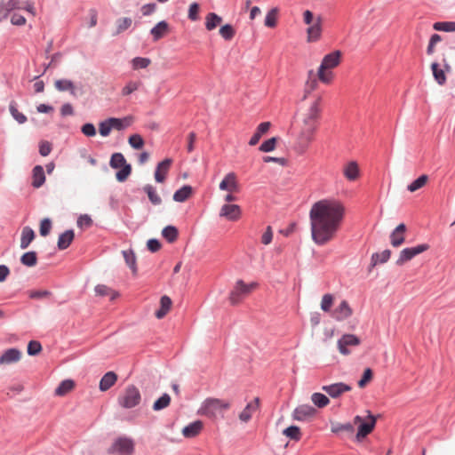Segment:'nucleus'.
<instances>
[{"mask_svg":"<svg viewBox=\"0 0 455 455\" xmlns=\"http://www.w3.org/2000/svg\"><path fill=\"white\" fill-rule=\"evenodd\" d=\"M140 82L130 81L123 89L122 95L127 96L137 91L140 86Z\"/></svg>","mask_w":455,"mask_h":455,"instance_id":"obj_60","label":"nucleus"},{"mask_svg":"<svg viewBox=\"0 0 455 455\" xmlns=\"http://www.w3.org/2000/svg\"><path fill=\"white\" fill-rule=\"evenodd\" d=\"M141 401V395L134 385L127 386L118 397V403L125 409H132Z\"/></svg>","mask_w":455,"mask_h":455,"instance_id":"obj_6","label":"nucleus"},{"mask_svg":"<svg viewBox=\"0 0 455 455\" xmlns=\"http://www.w3.org/2000/svg\"><path fill=\"white\" fill-rule=\"evenodd\" d=\"M311 401L318 408H324L330 403V399L322 393L312 394Z\"/></svg>","mask_w":455,"mask_h":455,"instance_id":"obj_36","label":"nucleus"},{"mask_svg":"<svg viewBox=\"0 0 455 455\" xmlns=\"http://www.w3.org/2000/svg\"><path fill=\"white\" fill-rule=\"evenodd\" d=\"M428 181V176L426 174H423L419 176L417 180L412 181L411 184L408 185L407 189L413 193L421 188H423Z\"/></svg>","mask_w":455,"mask_h":455,"instance_id":"obj_37","label":"nucleus"},{"mask_svg":"<svg viewBox=\"0 0 455 455\" xmlns=\"http://www.w3.org/2000/svg\"><path fill=\"white\" fill-rule=\"evenodd\" d=\"M391 256V251L390 250H384L383 251L379 253H374L371 256V261L373 262V265H376L377 263H385L387 262Z\"/></svg>","mask_w":455,"mask_h":455,"instance_id":"obj_50","label":"nucleus"},{"mask_svg":"<svg viewBox=\"0 0 455 455\" xmlns=\"http://www.w3.org/2000/svg\"><path fill=\"white\" fill-rule=\"evenodd\" d=\"M342 59V52L339 50L326 54L318 68L317 77L320 82L325 84L332 83L334 73L332 69L339 66Z\"/></svg>","mask_w":455,"mask_h":455,"instance_id":"obj_3","label":"nucleus"},{"mask_svg":"<svg viewBox=\"0 0 455 455\" xmlns=\"http://www.w3.org/2000/svg\"><path fill=\"white\" fill-rule=\"evenodd\" d=\"M117 380V375L114 371L107 372L100 381V389L107 391L115 385Z\"/></svg>","mask_w":455,"mask_h":455,"instance_id":"obj_27","label":"nucleus"},{"mask_svg":"<svg viewBox=\"0 0 455 455\" xmlns=\"http://www.w3.org/2000/svg\"><path fill=\"white\" fill-rule=\"evenodd\" d=\"M22 353L17 348H9L0 356V365H7L20 360Z\"/></svg>","mask_w":455,"mask_h":455,"instance_id":"obj_20","label":"nucleus"},{"mask_svg":"<svg viewBox=\"0 0 455 455\" xmlns=\"http://www.w3.org/2000/svg\"><path fill=\"white\" fill-rule=\"evenodd\" d=\"M42 351V346L40 342L36 340H31L28 344V354L29 355H36Z\"/></svg>","mask_w":455,"mask_h":455,"instance_id":"obj_59","label":"nucleus"},{"mask_svg":"<svg viewBox=\"0 0 455 455\" xmlns=\"http://www.w3.org/2000/svg\"><path fill=\"white\" fill-rule=\"evenodd\" d=\"M143 189L147 193L149 201L153 204L159 205L162 203L161 197L159 196L156 188L153 186L146 185Z\"/></svg>","mask_w":455,"mask_h":455,"instance_id":"obj_39","label":"nucleus"},{"mask_svg":"<svg viewBox=\"0 0 455 455\" xmlns=\"http://www.w3.org/2000/svg\"><path fill=\"white\" fill-rule=\"evenodd\" d=\"M112 130H117L121 131L125 129L131 124L132 118L131 117H125V118H116V117H110L108 118Z\"/></svg>","mask_w":455,"mask_h":455,"instance_id":"obj_34","label":"nucleus"},{"mask_svg":"<svg viewBox=\"0 0 455 455\" xmlns=\"http://www.w3.org/2000/svg\"><path fill=\"white\" fill-rule=\"evenodd\" d=\"M171 403V397L168 394H164L158 398L153 404L154 411H160L169 406Z\"/></svg>","mask_w":455,"mask_h":455,"instance_id":"obj_49","label":"nucleus"},{"mask_svg":"<svg viewBox=\"0 0 455 455\" xmlns=\"http://www.w3.org/2000/svg\"><path fill=\"white\" fill-rule=\"evenodd\" d=\"M342 172L348 181H355L360 177L359 166L355 161H350L344 164Z\"/></svg>","mask_w":455,"mask_h":455,"instance_id":"obj_21","label":"nucleus"},{"mask_svg":"<svg viewBox=\"0 0 455 455\" xmlns=\"http://www.w3.org/2000/svg\"><path fill=\"white\" fill-rule=\"evenodd\" d=\"M220 189L230 193H239L240 185L235 172L228 173L220 183Z\"/></svg>","mask_w":455,"mask_h":455,"instance_id":"obj_12","label":"nucleus"},{"mask_svg":"<svg viewBox=\"0 0 455 455\" xmlns=\"http://www.w3.org/2000/svg\"><path fill=\"white\" fill-rule=\"evenodd\" d=\"M204 427V424L201 420H196L189 425L186 426L182 429V435L186 438H193L198 435Z\"/></svg>","mask_w":455,"mask_h":455,"instance_id":"obj_23","label":"nucleus"},{"mask_svg":"<svg viewBox=\"0 0 455 455\" xmlns=\"http://www.w3.org/2000/svg\"><path fill=\"white\" fill-rule=\"evenodd\" d=\"M373 373L370 368H366L361 379L358 381V387L363 388L372 379Z\"/></svg>","mask_w":455,"mask_h":455,"instance_id":"obj_58","label":"nucleus"},{"mask_svg":"<svg viewBox=\"0 0 455 455\" xmlns=\"http://www.w3.org/2000/svg\"><path fill=\"white\" fill-rule=\"evenodd\" d=\"M75 387V383L71 379L63 380L55 389V395L64 396Z\"/></svg>","mask_w":455,"mask_h":455,"instance_id":"obj_33","label":"nucleus"},{"mask_svg":"<svg viewBox=\"0 0 455 455\" xmlns=\"http://www.w3.org/2000/svg\"><path fill=\"white\" fill-rule=\"evenodd\" d=\"M229 408L230 403L228 401L218 398H208L203 403L200 412L206 417L216 418L219 414Z\"/></svg>","mask_w":455,"mask_h":455,"instance_id":"obj_5","label":"nucleus"},{"mask_svg":"<svg viewBox=\"0 0 455 455\" xmlns=\"http://www.w3.org/2000/svg\"><path fill=\"white\" fill-rule=\"evenodd\" d=\"M95 293L98 296H108L111 300L115 299L118 293L113 290H111L109 287L104 284H99L95 287Z\"/></svg>","mask_w":455,"mask_h":455,"instance_id":"obj_35","label":"nucleus"},{"mask_svg":"<svg viewBox=\"0 0 455 455\" xmlns=\"http://www.w3.org/2000/svg\"><path fill=\"white\" fill-rule=\"evenodd\" d=\"M45 181V175L44 169L41 165H36L32 171V186L39 188Z\"/></svg>","mask_w":455,"mask_h":455,"instance_id":"obj_25","label":"nucleus"},{"mask_svg":"<svg viewBox=\"0 0 455 455\" xmlns=\"http://www.w3.org/2000/svg\"><path fill=\"white\" fill-rule=\"evenodd\" d=\"M222 22V18L214 12H210L205 17V28L212 31Z\"/></svg>","mask_w":455,"mask_h":455,"instance_id":"obj_31","label":"nucleus"},{"mask_svg":"<svg viewBox=\"0 0 455 455\" xmlns=\"http://www.w3.org/2000/svg\"><path fill=\"white\" fill-rule=\"evenodd\" d=\"M406 226L399 224L390 235V243L393 247L401 246L405 241Z\"/></svg>","mask_w":455,"mask_h":455,"instance_id":"obj_18","label":"nucleus"},{"mask_svg":"<svg viewBox=\"0 0 455 455\" xmlns=\"http://www.w3.org/2000/svg\"><path fill=\"white\" fill-rule=\"evenodd\" d=\"M345 215V205L338 199L326 198L315 202L309 212L313 241L317 245H324L333 240Z\"/></svg>","mask_w":455,"mask_h":455,"instance_id":"obj_1","label":"nucleus"},{"mask_svg":"<svg viewBox=\"0 0 455 455\" xmlns=\"http://www.w3.org/2000/svg\"><path fill=\"white\" fill-rule=\"evenodd\" d=\"M270 126H271V124L269 122L260 123L258 125L255 133L252 135V137L249 140V145L250 146L257 145L259 143V140L261 139V137L268 132Z\"/></svg>","mask_w":455,"mask_h":455,"instance_id":"obj_24","label":"nucleus"},{"mask_svg":"<svg viewBox=\"0 0 455 455\" xmlns=\"http://www.w3.org/2000/svg\"><path fill=\"white\" fill-rule=\"evenodd\" d=\"M302 18L304 24L307 26L306 29L307 42L311 44L320 41L323 30L322 15L315 16L310 10H305L302 12Z\"/></svg>","mask_w":455,"mask_h":455,"instance_id":"obj_4","label":"nucleus"},{"mask_svg":"<svg viewBox=\"0 0 455 455\" xmlns=\"http://www.w3.org/2000/svg\"><path fill=\"white\" fill-rule=\"evenodd\" d=\"M112 127L108 119L100 123L99 124V132L100 134L103 137H107L111 132Z\"/></svg>","mask_w":455,"mask_h":455,"instance_id":"obj_61","label":"nucleus"},{"mask_svg":"<svg viewBox=\"0 0 455 455\" xmlns=\"http://www.w3.org/2000/svg\"><path fill=\"white\" fill-rule=\"evenodd\" d=\"M55 88L58 91L64 92L69 91L71 94L75 95V86L74 84L70 80L61 79L55 81Z\"/></svg>","mask_w":455,"mask_h":455,"instance_id":"obj_38","label":"nucleus"},{"mask_svg":"<svg viewBox=\"0 0 455 455\" xmlns=\"http://www.w3.org/2000/svg\"><path fill=\"white\" fill-rule=\"evenodd\" d=\"M132 24V20L131 18H120L116 20V30L114 35H118L126 29H128Z\"/></svg>","mask_w":455,"mask_h":455,"instance_id":"obj_44","label":"nucleus"},{"mask_svg":"<svg viewBox=\"0 0 455 455\" xmlns=\"http://www.w3.org/2000/svg\"><path fill=\"white\" fill-rule=\"evenodd\" d=\"M242 216V210L238 204H225L220 210V217L229 221H237Z\"/></svg>","mask_w":455,"mask_h":455,"instance_id":"obj_11","label":"nucleus"},{"mask_svg":"<svg viewBox=\"0 0 455 455\" xmlns=\"http://www.w3.org/2000/svg\"><path fill=\"white\" fill-rule=\"evenodd\" d=\"M258 287L257 283H251L249 284L245 283L242 280H238L233 290L229 294V301L232 305H237L242 301V299L249 295L254 289Z\"/></svg>","mask_w":455,"mask_h":455,"instance_id":"obj_8","label":"nucleus"},{"mask_svg":"<svg viewBox=\"0 0 455 455\" xmlns=\"http://www.w3.org/2000/svg\"><path fill=\"white\" fill-rule=\"evenodd\" d=\"M9 111L12 115V116L19 123V124H24L27 122V116L20 112L17 108L16 103L14 101H12L9 105Z\"/></svg>","mask_w":455,"mask_h":455,"instance_id":"obj_41","label":"nucleus"},{"mask_svg":"<svg viewBox=\"0 0 455 455\" xmlns=\"http://www.w3.org/2000/svg\"><path fill=\"white\" fill-rule=\"evenodd\" d=\"M178 229L173 226H167L162 231V235L169 242L173 243L178 237Z\"/></svg>","mask_w":455,"mask_h":455,"instance_id":"obj_43","label":"nucleus"},{"mask_svg":"<svg viewBox=\"0 0 455 455\" xmlns=\"http://www.w3.org/2000/svg\"><path fill=\"white\" fill-rule=\"evenodd\" d=\"M259 408V398L256 397L253 401L249 403L246 407L239 414V419L243 422H248L252 414L257 411Z\"/></svg>","mask_w":455,"mask_h":455,"instance_id":"obj_22","label":"nucleus"},{"mask_svg":"<svg viewBox=\"0 0 455 455\" xmlns=\"http://www.w3.org/2000/svg\"><path fill=\"white\" fill-rule=\"evenodd\" d=\"M283 434L291 440L299 441L301 438V432L299 427L291 426L283 431Z\"/></svg>","mask_w":455,"mask_h":455,"instance_id":"obj_48","label":"nucleus"},{"mask_svg":"<svg viewBox=\"0 0 455 455\" xmlns=\"http://www.w3.org/2000/svg\"><path fill=\"white\" fill-rule=\"evenodd\" d=\"M20 262L27 267H34L37 263V255L36 251H28L20 258Z\"/></svg>","mask_w":455,"mask_h":455,"instance_id":"obj_40","label":"nucleus"},{"mask_svg":"<svg viewBox=\"0 0 455 455\" xmlns=\"http://www.w3.org/2000/svg\"><path fill=\"white\" fill-rule=\"evenodd\" d=\"M353 314V310L347 300H342L339 305L331 312V317L337 321H343Z\"/></svg>","mask_w":455,"mask_h":455,"instance_id":"obj_17","label":"nucleus"},{"mask_svg":"<svg viewBox=\"0 0 455 455\" xmlns=\"http://www.w3.org/2000/svg\"><path fill=\"white\" fill-rule=\"evenodd\" d=\"M169 31V25L166 21L158 22L150 31L154 41H157L164 37Z\"/></svg>","mask_w":455,"mask_h":455,"instance_id":"obj_28","label":"nucleus"},{"mask_svg":"<svg viewBox=\"0 0 455 455\" xmlns=\"http://www.w3.org/2000/svg\"><path fill=\"white\" fill-rule=\"evenodd\" d=\"M191 195L192 188L188 185H185L174 193L173 200L180 203L185 202L191 196Z\"/></svg>","mask_w":455,"mask_h":455,"instance_id":"obj_32","label":"nucleus"},{"mask_svg":"<svg viewBox=\"0 0 455 455\" xmlns=\"http://www.w3.org/2000/svg\"><path fill=\"white\" fill-rule=\"evenodd\" d=\"M443 63L444 70L439 68V64L436 62H433L431 64V69L433 72L434 78L437 82V84L440 85L444 84L446 82V76L444 74V71L450 72L451 69L450 64L448 63L447 59L444 56L443 58Z\"/></svg>","mask_w":455,"mask_h":455,"instance_id":"obj_15","label":"nucleus"},{"mask_svg":"<svg viewBox=\"0 0 455 455\" xmlns=\"http://www.w3.org/2000/svg\"><path fill=\"white\" fill-rule=\"evenodd\" d=\"M332 433L338 434L339 432H347V433H353L354 432V424L352 423H331V428Z\"/></svg>","mask_w":455,"mask_h":455,"instance_id":"obj_42","label":"nucleus"},{"mask_svg":"<svg viewBox=\"0 0 455 455\" xmlns=\"http://www.w3.org/2000/svg\"><path fill=\"white\" fill-rule=\"evenodd\" d=\"M351 389L352 387L349 385L343 382L322 387V390L326 392L333 399L340 397L344 393L349 392Z\"/></svg>","mask_w":455,"mask_h":455,"instance_id":"obj_14","label":"nucleus"},{"mask_svg":"<svg viewBox=\"0 0 455 455\" xmlns=\"http://www.w3.org/2000/svg\"><path fill=\"white\" fill-rule=\"evenodd\" d=\"M433 28L437 31L455 32V21L435 22Z\"/></svg>","mask_w":455,"mask_h":455,"instance_id":"obj_47","label":"nucleus"},{"mask_svg":"<svg viewBox=\"0 0 455 455\" xmlns=\"http://www.w3.org/2000/svg\"><path fill=\"white\" fill-rule=\"evenodd\" d=\"M172 299L164 295L160 299V308L155 313V315L158 319L164 318L172 308Z\"/></svg>","mask_w":455,"mask_h":455,"instance_id":"obj_26","label":"nucleus"},{"mask_svg":"<svg viewBox=\"0 0 455 455\" xmlns=\"http://www.w3.org/2000/svg\"><path fill=\"white\" fill-rule=\"evenodd\" d=\"M74 237L75 234L73 230L65 231L59 236L57 243L58 248L60 250L67 249L71 244L72 241L74 240Z\"/></svg>","mask_w":455,"mask_h":455,"instance_id":"obj_30","label":"nucleus"},{"mask_svg":"<svg viewBox=\"0 0 455 455\" xmlns=\"http://www.w3.org/2000/svg\"><path fill=\"white\" fill-rule=\"evenodd\" d=\"M128 142L130 146L135 149H140L144 146V140L140 134H132L129 137Z\"/></svg>","mask_w":455,"mask_h":455,"instance_id":"obj_56","label":"nucleus"},{"mask_svg":"<svg viewBox=\"0 0 455 455\" xmlns=\"http://www.w3.org/2000/svg\"><path fill=\"white\" fill-rule=\"evenodd\" d=\"M133 452L134 442L126 436L118 437L108 448V453L113 455H132Z\"/></svg>","mask_w":455,"mask_h":455,"instance_id":"obj_9","label":"nucleus"},{"mask_svg":"<svg viewBox=\"0 0 455 455\" xmlns=\"http://www.w3.org/2000/svg\"><path fill=\"white\" fill-rule=\"evenodd\" d=\"M277 139L273 137L264 141L259 146V150L262 152H271L275 148Z\"/></svg>","mask_w":455,"mask_h":455,"instance_id":"obj_57","label":"nucleus"},{"mask_svg":"<svg viewBox=\"0 0 455 455\" xmlns=\"http://www.w3.org/2000/svg\"><path fill=\"white\" fill-rule=\"evenodd\" d=\"M82 132L87 137H92L96 135V129L92 124H85L81 128Z\"/></svg>","mask_w":455,"mask_h":455,"instance_id":"obj_64","label":"nucleus"},{"mask_svg":"<svg viewBox=\"0 0 455 455\" xmlns=\"http://www.w3.org/2000/svg\"><path fill=\"white\" fill-rule=\"evenodd\" d=\"M34 239V230L30 227H24L21 231L20 248L27 249Z\"/></svg>","mask_w":455,"mask_h":455,"instance_id":"obj_29","label":"nucleus"},{"mask_svg":"<svg viewBox=\"0 0 455 455\" xmlns=\"http://www.w3.org/2000/svg\"><path fill=\"white\" fill-rule=\"evenodd\" d=\"M151 63L150 59L148 58H142V57H136L132 59V66L133 69H140V68H148Z\"/></svg>","mask_w":455,"mask_h":455,"instance_id":"obj_52","label":"nucleus"},{"mask_svg":"<svg viewBox=\"0 0 455 455\" xmlns=\"http://www.w3.org/2000/svg\"><path fill=\"white\" fill-rule=\"evenodd\" d=\"M333 300H334L333 295H331L330 293L324 294L321 300V309L324 312L331 314V308L333 305Z\"/></svg>","mask_w":455,"mask_h":455,"instance_id":"obj_51","label":"nucleus"},{"mask_svg":"<svg viewBox=\"0 0 455 455\" xmlns=\"http://www.w3.org/2000/svg\"><path fill=\"white\" fill-rule=\"evenodd\" d=\"M273 239V231L270 226L267 227L265 232L261 236V243L265 245L269 244Z\"/></svg>","mask_w":455,"mask_h":455,"instance_id":"obj_63","label":"nucleus"},{"mask_svg":"<svg viewBox=\"0 0 455 455\" xmlns=\"http://www.w3.org/2000/svg\"><path fill=\"white\" fill-rule=\"evenodd\" d=\"M132 172V167L130 164H126L125 165L121 167V170L118 171L116 174V180L119 182H124L127 180Z\"/></svg>","mask_w":455,"mask_h":455,"instance_id":"obj_55","label":"nucleus"},{"mask_svg":"<svg viewBox=\"0 0 455 455\" xmlns=\"http://www.w3.org/2000/svg\"><path fill=\"white\" fill-rule=\"evenodd\" d=\"M278 9L272 8L266 15L265 26L267 28H275L277 23Z\"/></svg>","mask_w":455,"mask_h":455,"instance_id":"obj_46","label":"nucleus"},{"mask_svg":"<svg viewBox=\"0 0 455 455\" xmlns=\"http://www.w3.org/2000/svg\"><path fill=\"white\" fill-rule=\"evenodd\" d=\"M321 103V97H317L303 115L299 140L306 145L313 140L314 134L316 132L318 120L320 119L322 112Z\"/></svg>","mask_w":455,"mask_h":455,"instance_id":"obj_2","label":"nucleus"},{"mask_svg":"<svg viewBox=\"0 0 455 455\" xmlns=\"http://www.w3.org/2000/svg\"><path fill=\"white\" fill-rule=\"evenodd\" d=\"M220 35L225 39V40H231L235 35V28L229 25V24H226L224 26H222L220 28Z\"/></svg>","mask_w":455,"mask_h":455,"instance_id":"obj_54","label":"nucleus"},{"mask_svg":"<svg viewBox=\"0 0 455 455\" xmlns=\"http://www.w3.org/2000/svg\"><path fill=\"white\" fill-rule=\"evenodd\" d=\"M124 258L125 259L126 264L131 267L133 273H136V257L132 251H124L123 252Z\"/></svg>","mask_w":455,"mask_h":455,"instance_id":"obj_53","label":"nucleus"},{"mask_svg":"<svg viewBox=\"0 0 455 455\" xmlns=\"http://www.w3.org/2000/svg\"><path fill=\"white\" fill-rule=\"evenodd\" d=\"M52 228V222L49 219H44L40 223V235L46 236L49 235Z\"/></svg>","mask_w":455,"mask_h":455,"instance_id":"obj_62","label":"nucleus"},{"mask_svg":"<svg viewBox=\"0 0 455 455\" xmlns=\"http://www.w3.org/2000/svg\"><path fill=\"white\" fill-rule=\"evenodd\" d=\"M367 413L368 415L366 419H363V417L357 415L353 419V424L359 425L358 431L356 434V439L358 441H361L368 435H370L373 431L376 425V417L371 414L370 411H367Z\"/></svg>","mask_w":455,"mask_h":455,"instance_id":"obj_7","label":"nucleus"},{"mask_svg":"<svg viewBox=\"0 0 455 455\" xmlns=\"http://www.w3.org/2000/svg\"><path fill=\"white\" fill-rule=\"evenodd\" d=\"M428 249H429V245L427 243H421L415 247L404 248L403 250H402L400 251L399 257L396 259L395 264L397 266H403L406 262L412 259L417 255L427 251Z\"/></svg>","mask_w":455,"mask_h":455,"instance_id":"obj_10","label":"nucleus"},{"mask_svg":"<svg viewBox=\"0 0 455 455\" xmlns=\"http://www.w3.org/2000/svg\"><path fill=\"white\" fill-rule=\"evenodd\" d=\"M126 164H127L126 160H125L124 156H123V154L114 153L111 156L109 164L113 169L121 168L122 166L125 165Z\"/></svg>","mask_w":455,"mask_h":455,"instance_id":"obj_45","label":"nucleus"},{"mask_svg":"<svg viewBox=\"0 0 455 455\" xmlns=\"http://www.w3.org/2000/svg\"><path fill=\"white\" fill-rule=\"evenodd\" d=\"M172 164V160L171 158H166L157 164L156 172H155V180L156 182H158V183L164 182Z\"/></svg>","mask_w":455,"mask_h":455,"instance_id":"obj_19","label":"nucleus"},{"mask_svg":"<svg viewBox=\"0 0 455 455\" xmlns=\"http://www.w3.org/2000/svg\"><path fill=\"white\" fill-rule=\"evenodd\" d=\"M359 344L360 339L358 337L354 334H345L338 340V348L342 355H347L350 354V350L347 347H356Z\"/></svg>","mask_w":455,"mask_h":455,"instance_id":"obj_13","label":"nucleus"},{"mask_svg":"<svg viewBox=\"0 0 455 455\" xmlns=\"http://www.w3.org/2000/svg\"><path fill=\"white\" fill-rule=\"evenodd\" d=\"M316 413V410L308 404H301L298 406L293 411V419L299 421L307 420L314 417Z\"/></svg>","mask_w":455,"mask_h":455,"instance_id":"obj_16","label":"nucleus"}]
</instances>
